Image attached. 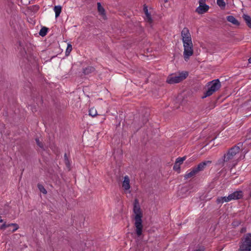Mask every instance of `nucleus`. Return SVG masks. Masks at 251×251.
<instances>
[{"label":"nucleus","instance_id":"nucleus-1","mask_svg":"<svg viewBox=\"0 0 251 251\" xmlns=\"http://www.w3.org/2000/svg\"><path fill=\"white\" fill-rule=\"evenodd\" d=\"M133 211L135 214L134 225L136 227V233L137 236L139 237L142 233L143 225L142 218L143 217V213L137 199H135L134 201Z\"/></svg>","mask_w":251,"mask_h":251},{"label":"nucleus","instance_id":"nucleus-2","mask_svg":"<svg viewBox=\"0 0 251 251\" xmlns=\"http://www.w3.org/2000/svg\"><path fill=\"white\" fill-rule=\"evenodd\" d=\"M207 86L208 88L202 97L203 98L209 97L221 88V83L219 79H216L209 82Z\"/></svg>","mask_w":251,"mask_h":251},{"label":"nucleus","instance_id":"nucleus-3","mask_svg":"<svg viewBox=\"0 0 251 251\" xmlns=\"http://www.w3.org/2000/svg\"><path fill=\"white\" fill-rule=\"evenodd\" d=\"M242 146L241 143H238L237 145L233 146L230 148L226 154H225L223 156V161L227 162L233 159L236 154L239 152L240 151V147Z\"/></svg>","mask_w":251,"mask_h":251},{"label":"nucleus","instance_id":"nucleus-4","mask_svg":"<svg viewBox=\"0 0 251 251\" xmlns=\"http://www.w3.org/2000/svg\"><path fill=\"white\" fill-rule=\"evenodd\" d=\"M188 74L186 72H182L178 74L171 75H169L167 79V82L169 84H175L180 82L188 76Z\"/></svg>","mask_w":251,"mask_h":251},{"label":"nucleus","instance_id":"nucleus-5","mask_svg":"<svg viewBox=\"0 0 251 251\" xmlns=\"http://www.w3.org/2000/svg\"><path fill=\"white\" fill-rule=\"evenodd\" d=\"M240 251H250L251 250V233L245 234L241 240L239 246Z\"/></svg>","mask_w":251,"mask_h":251},{"label":"nucleus","instance_id":"nucleus-6","mask_svg":"<svg viewBox=\"0 0 251 251\" xmlns=\"http://www.w3.org/2000/svg\"><path fill=\"white\" fill-rule=\"evenodd\" d=\"M184 47L183 56L185 61H187L190 57L193 54V43H183Z\"/></svg>","mask_w":251,"mask_h":251},{"label":"nucleus","instance_id":"nucleus-7","mask_svg":"<svg viewBox=\"0 0 251 251\" xmlns=\"http://www.w3.org/2000/svg\"><path fill=\"white\" fill-rule=\"evenodd\" d=\"M181 34L183 43L192 42L191 34L187 27L182 29Z\"/></svg>","mask_w":251,"mask_h":251},{"label":"nucleus","instance_id":"nucleus-8","mask_svg":"<svg viewBox=\"0 0 251 251\" xmlns=\"http://www.w3.org/2000/svg\"><path fill=\"white\" fill-rule=\"evenodd\" d=\"M205 0H200V5L197 8L196 11L199 14H203L208 11L209 6L204 3Z\"/></svg>","mask_w":251,"mask_h":251},{"label":"nucleus","instance_id":"nucleus-9","mask_svg":"<svg viewBox=\"0 0 251 251\" xmlns=\"http://www.w3.org/2000/svg\"><path fill=\"white\" fill-rule=\"evenodd\" d=\"M122 187L125 192L129 193H130V191H129V189L130 188V179L128 176H124V180L122 182Z\"/></svg>","mask_w":251,"mask_h":251},{"label":"nucleus","instance_id":"nucleus-10","mask_svg":"<svg viewBox=\"0 0 251 251\" xmlns=\"http://www.w3.org/2000/svg\"><path fill=\"white\" fill-rule=\"evenodd\" d=\"M228 196L231 201L232 200H237L242 198L243 193L242 191H236L229 194Z\"/></svg>","mask_w":251,"mask_h":251},{"label":"nucleus","instance_id":"nucleus-11","mask_svg":"<svg viewBox=\"0 0 251 251\" xmlns=\"http://www.w3.org/2000/svg\"><path fill=\"white\" fill-rule=\"evenodd\" d=\"M212 163L211 161L207 160L203 161L200 163H199L197 167H195L196 170L198 172H200L204 170L206 167L208 165H209Z\"/></svg>","mask_w":251,"mask_h":251},{"label":"nucleus","instance_id":"nucleus-12","mask_svg":"<svg viewBox=\"0 0 251 251\" xmlns=\"http://www.w3.org/2000/svg\"><path fill=\"white\" fill-rule=\"evenodd\" d=\"M10 226H14V228L12 230H10L12 232H14L19 228V226L17 224H6L4 223L0 226V229H5Z\"/></svg>","mask_w":251,"mask_h":251},{"label":"nucleus","instance_id":"nucleus-13","mask_svg":"<svg viewBox=\"0 0 251 251\" xmlns=\"http://www.w3.org/2000/svg\"><path fill=\"white\" fill-rule=\"evenodd\" d=\"M198 173L197 170H196L195 167L192 168V169L190 171H187L186 174L184 176V177L185 179H188L189 178L195 176Z\"/></svg>","mask_w":251,"mask_h":251},{"label":"nucleus","instance_id":"nucleus-14","mask_svg":"<svg viewBox=\"0 0 251 251\" xmlns=\"http://www.w3.org/2000/svg\"><path fill=\"white\" fill-rule=\"evenodd\" d=\"M95 71V68L93 66H88L83 69V73L85 75H88Z\"/></svg>","mask_w":251,"mask_h":251},{"label":"nucleus","instance_id":"nucleus-15","mask_svg":"<svg viewBox=\"0 0 251 251\" xmlns=\"http://www.w3.org/2000/svg\"><path fill=\"white\" fill-rule=\"evenodd\" d=\"M144 11L146 15V20L150 23L152 22V18L151 14L148 12V7L147 6H144Z\"/></svg>","mask_w":251,"mask_h":251},{"label":"nucleus","instance_id":"nucleus-16","mask_svg":"<svg viewBox=\"0 0 251 251\" xmlns=\"http://www.w3.org/2000/svg\"><path fill=\"white\" fill-rule=\"evenodd\" d=\"M226 19L228 22L232 23L234 25H240L239 22L233 16H228L226 17Z\"/></svg>","mask_w":251,"mask_h":251},{"label":"nucleus","instance_id":"nucleus-17","mask_svg":"<svg viewBox=\"0 0 251 251\" xmlns=\"http://www.w3.org/2000/svg\"><path fill=\"white\" fill-rule=\"evenodd\" d=\"M243 18L245 21L247 25L251 28V17L248 15L244 14Z\"/></svg>","mask_w":251,"mask_h":251},{"label":"nucleus","instance_id":"nucleus-18","mask_svg":"<svg viewBox=\"0 0 251 251\" xmlns=\"http://www.w3.org/2000/svg\"><path fill=\"white\" fill-rule=\"evenodd\" d=\"M53 10L55 14V18L59 16L62 10V7L60 5H55L54 7Z\"/></svg>","mask_w":251,"mask_h":251},{"label":"nucleus","instance_id":"nucleus-19","mask_svg":"<svg viewBox=\"0 0 251 251\" xmlns=\"http://www.w3.org/2000/svg\"><path fill=\"white\" fill-rule=\"evenodd\" d=\"M98 10L100 14L102 16L105 15V10L103 8V7L101 5V4L100 2H98Z\"/></svg>","mask_w":251,"mask_h":251},{"label":"nucleus","instance_id":"nucleus-20","mask_svg":"<svg viewBox=\"0 0 251 251\" xmlns=\"http://www.w3.org/2000/svg\"><path fill=\"white\" fill-rule=\"evenodd\" d=\"M48 30V28L47 27H42L39 32L40 35H41L42 37L45 36L47 33Z\"/></svg>","mask_w":251,"mask_h":251},{"label":"nucleus","instance_id":"nucleus-21","mask_svg":"<svg viewBox=\"0 0 251 251\" xmlns=\"http://www.w3.org/2000/svg\"><path fill=\"white\" fill-rule=\"evenodd\" d=\"M89 115L93 117L97 115V111L94 108H91L89 110Z\"/></svg>","mask_w":251,"mask_h":251},{"label":"nucleus","instance_id":"nucleus-22","mask_svg":"<svg viewBox=\"0 0 251 251\" xmlns=\"http://www.w3.org/2000/svg\"><path fill=\"white\" fill-rule=\"evenodd\" d=\"M186 156H183L182 157H178L176 158V163L179 164L180 165L182 164L183 161L186 159Z\"/></svg>","mask_w":251,"mask_h":251},{"label":"nucleus","instance_id":"nucleus-23","mask_svg":"<svg viewBox=\"0 0 251 251\" xmlns=\"http://www.w3.org/2000/svg\"><path fill=\"white\" fill-rule=\"evenodd\" d=\"M64 160H65V163L66 165L68 168H70L71 166V163L70 162V161L67 156V154L65 153L64 154Z\"/></svg>","mask_w":251,"mask_h":251},{"label":"nucleus","instance_id":"nucleus-24","mask_svg":"<svg viewBox=\"0 0 251 251\" xmlns=\"http://www.w3.org/2000/svg\"><path fill=\"white\" fill-rule=\"evenodd\" d=\"M217 3L221 7H225L226 6V3L224 0H217Z\"/></svg>","mask_w":251,"mask_h":251},{"label":"nucleus","instance_id":"nucleus-25","mask_svg":"<svg viewBox=\"0 0 251 251\" xmlns=\"http://www.w3.org/2000/svg\"><path fill=\"white\" fill-rule=\"evenodd\" d=\"M38 187L39 189L40 190V191L41 192H42L43 194H47V192L43 185H42L41 184H38Z\"/></svg>","mask_w":251,"mask_h":251},{"label":"nucleus","instance_id":"nucleus-26","mask_svg":"<svg viewBox=\"0 0 251 251\" xmlns=\"http://www.w3.org/2000/svg\"><path fill=\"white\" fill-rule=\"evenodd\" d=\"M35 141H36V144H37V145L40 147L41 148V149H44V145H43V144L39 140V139L38 138H36L35 139Z\"/></svg>","mask_w":251,"mask_h":251},{"label":"nucleus","instance_id":"nucleus-27","mask_svg":"<svg viewBox=\"0 0 251 251\" xmlns=\"http://www.w3.org/2000/svg\"><path fill=\"white\" fill-rule=\"evenodd\" d=\"M180 165L178 163H176V162H175V163L174 165V167H173V169L174 170H176V171H179L180 170Z\"/></svg>","mask_w":251,"mask_h":251},{"label":"nucleus","instance_id":"nucleus-28","mask_svg":"<svg viewBox=\"0 0 251 251\" xmlns=\"http://www.w3.org/2000/svg\"><path fill=\"white\" fill-rule=\"evenodd\" d=\"M221 198L224 202H228L230 201V199L229 198V196H228L227 197H221Z\"/></svg>","mask_w":251,"mask_h":251},{"label":"nucleus","instance_id":"nucleus-29","mask_svg":"<svg viewBox=\"0 0 251 251\" xmlns=\"http://www.w3.org/2000/svg\"><path fill=\"white\" fill-rule=\"evenodd\" d=\"M216 203L217 204H223L224 202L221 197H218L217 199V200H216Z\"/></svg>","mask_w":251,"mask_h":251},{"label":"nucleus","instance_id":"nucleus-30","mask_svg":"<svg viewBox=\"0 0 251 251\" xmlns=\"http://www.w3.org/2000/svg\"><path fill=\"white\" fill-rule=\"evenodd\" d=\"M72 50V45L70 44H68L66 50V52H70Z\"/></svg>","mask_w":251,"mask_h":251},{"label":"nucleus","instance_id":"nucleus-31","mask_svg":"<svg viewBox=\"0 0 251 251\" xmlns=\"http://www.w3.org/2000/svg\"><path fill=\"white\" fill-rule=\"evenodd\" d=\"M194 251H204V249L203 248H200L195 250Z\"/></svg>","mask_w":251,"mask_h":251},{"label":"nucleus","instance_id":"nucleus-32","mask_svg":"<svg viewBox=\"0 0 251 251\" xmlns=\"http://www.w3.org/2000/svg\"><path fill=\"white\" fill-rule=\"evenodd\" d=\"M245 231H246V228H242L241 229V232L242 233H243V232H244Z\"/></svg>","mask_w":251,"mask_h":251},{"label":"nucleus","instance_id":"nucleus-33","mask_svg":"<svg viewBox=\"0 0 251 251\" xmlns=\"http://www.w3.org/2000/svg\"><path fill=\"white\" fill-rule=\"evenodd\" d=\"M3 222V220L1 219V216H0V223Z\"/></svg>","mask_w":251,"mask_h":251},{"label":"nucleus","instance_id":"nucleus-34","mask_svg":"<svg viewBox=\"0 0 251 251\" xmlns=\"http://www.w3.org/2000/svg\"><path fill=\"white\" fill-rule=\"evenodd\" d=\"M249 62L251 64V57L248 59Z\"/></svg>","mask_w":251,"mask_h":251}]
</instances>
